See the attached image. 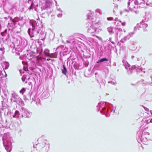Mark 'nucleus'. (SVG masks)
Returning <instances> with one entry per match:
<instances>
[{"instance_id":"obj_1","label":"nucleus","mask_w":152,"mask_h":152,"mask_svg":"<svg viewBox=\"0 0 152 152\" xmlns=\"http://www.w3.org/2000/svg\"><path fill=\"white\" fill-rule=\"evenodd\" d=\"M63 69H62V73L64 75H66V73L67 72V70L66 68L64 65H63Z\"/></svg>"},{"instance_id":"obj_2","label":"nucleus","mask_w":152,"mask_h":152,"mask_svg":"<svg viewBox=\"0 0 152 152\" xmlns=\"http://www.w3.org/2000/svg\"><path fill=\"white\" fill-rule=\"evenodd\" d=\"M108 59H107V58H103L101 59L99 61H98L97 63H100V62L101 63V62H102L104 61H108Z\"/></svg>"},{"instance_id":"obj_3","label":"nucleus","mask_w":152,"mask_h":152,"mask_svg":"<svg viewBox=\"0 0 152 152\" xmlns=\"http://www.w3.org/2000/svg\"><path fill=\"white\" fill-rule=\"evenodd\" d=\"M26 91V89L25 88H23L20 90V91L19 92L22 94V95Z\"/></svg>"},{"instance_id":"obj_4","label":"nucleus","mask_w":152,"mask_h":152,"mask_svg":"<svg viewBox=\"0 0 152 152\" xmlns=\"http://www.w3.org/2000/svg\"><path fill=\"white\" fill-rule=\"evenodd\" d=\"M49 57H50V58H53V57L55 58V56H53V54H51L50 55H49L48 56Z\"/></svg>"},{"instance_id":"obj_5","label":"nucleus","mask_w":152,"mask_h":152,"mask_svg":"<svg viewBox=\"0 0 152 152\" xmlns=\"http://www.w3.org/2000/svg\"><path fill=\"white\" fill-rule=\"evenodd\" d=\"M10 19L13 22H16L14 19H12V18H10Z\"/></svg>"},{"instance_id":"obj_6","label":"nucleus","mask_w":152,"mask_h":152,"mask_svg":"<svg viewBox=\"0 0 152 152\" xmlns=\"http://www.w3.org/2000/svg\"><path fill=\"white\" fill-rule=\"evenodd\" d=\"M4 32H1V34L2 36H4L5 35H4Z\"/></svg>"},{"instance_id":"obj_7","label":"nucleus","mask_w":152,"mask_h":152,"mask_svg":"<svg viewBox=\"0 0 152 152\" xmlns=\"http://www.w3.org/2000/svg\"><path fill=\"white\" fill-rule=\"evenodd\" d=\"M19 113V112L18 111H17V110H16L15 111V115H16L17 113Z\"/></svg>"},{"instance_id":"obj_8","label":"nucleus","mask_w":152,"mask_h":152,"mask_svg":"<svg viewBox=\"0 0 152 152\" xmlns=\"http://www.w3.org/2000/svg\"><path fill=\"white\" fill-rule=\"evenodd\" d=\"M30 28H29V29H28V32L29 34H30Z\"/></svg>"},{"instance_id":"obj_9","label":"nucleus","mask_w":152,"mask_h":152,"mask_svg":"<svg viewBox=\"0 0 152 152\" xmlns=\"http://www.w3.org/2000/svg\"><path fill=\"white\" fill-rule=\"evenodd\" d=\"M122 26H124L125 25V23H122Z\"/></svg>"},{"instance_id":"obj_10","label":"nucleus","mask_w":152,"mask_h":152,"mask_svg":"<svg viewBox=\"0 0 152 152\" xmlns=\"http://www.w3.org/2000/svg\"><path fill=\"white\" fill-rule=\"evenodd\" d=\"M7 29H6L4 32V33L5 32L6 33V34H7Z\"/></svg>"},{"instance_id":"obj_11","label":"nucleus","mask_w":152,"mask_h":152,"mask_svg":"<svg viewBox=\"0 0 152 152\" xmlns=\"http://www.w3.org/2000/svg\"><path fill=\"white\" fill-rule=\"evenodd\" d=\"M50 60V59H47V60L48 61H49V60Z\"/></svg>"},{"instance_id":"obj_12","label":"nucleus","mask_w":152,"mask_h":152,"mask_svg":"<svg viewBox=\"0 0 152 152\" xmlns=\"http://www.w3.org/2000/svg\"><path fill=\"white\" fill-rule=\"evenodd\" d=\"M15 115H15H13V117H14H14H15V115Z\"/></svg>"},{"instance_id":"obj_13","label":"nucleus","mask_w":152,"mask_h":152,"mask_svg":"<svg viewBox=\"0 0 152 152\" xmlns=\"http://www.w3.org/2000/svg\"><path fill=\"white\" fill-rule=\"evenodd\" d=\"M107 18V20H110V19H109V18Z\"/></svg>"}]
</instances>
